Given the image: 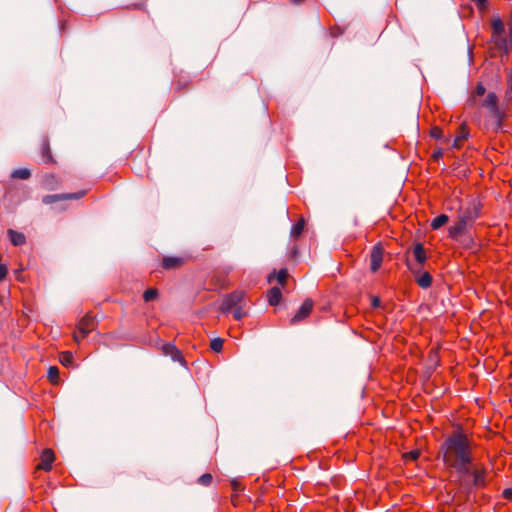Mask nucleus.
Listing matches in <instances>:
<instances>
[{"instance_id": "nucleus-1", "label": "nucleus", "mask_w": 512, "mask_h": 512, "mask_svg": "<svg viewBox=\"0 0 512 512\" xmlns=\"http://www.w3.org/2000/svg\"><path fill=\"white\" fill-rule=\"evenodd\" d=\"M444 464L458 474L470 473L471 443L461 429L455 430L441 445Z\"/></svg>"}, {"instance_id": "nucleus-2", "label": "nucleus", "mask_w": 512, "mask_h": 512, "mask_svg": "<svg viewBox=\"0 0 512 512\" xmlns=\"http://www.w3.org/2000/svg\"><path fill=\"white\" fill-rule=\"evenodd\" d=\"M247 303L246 294L243 291H234L223 298L220 309L224 313L232 312L235 320H241L247 314L245 310Z\"/></svg>"}, {"instance_id": "nucleus-3", "label": "nucleus", "mask_w": 512, "mask_h": 512, "mask_svg": "<svg viewBox=\"0 0 512 512\" xmlns=\"http://www.w3.org/2000/svg\"><path fill=\"white\" fill-rule=\"evenodd\" d=\"M481 203L477 199H471L459 206L457 210V218L469 227L479 218L481 213Z\"/></svg>"}, {"instance_id": "nucleus-4", "label": "nucleus", "mask_w": 512, "mask_h": 512, "mask_svg": "<svg viewBox=\"0 0 512 512\" xmlns=\"http://www.w3.org/2000/svg\"><path fill=\"white\" fill-rule=\"evenodd\" d=\"M95 327V318L90 314H86L79 320L76 326L77 331L73 334L74 341L78 343L80 340L84 339L90 332H92L95 329Z\"/></svg>"}, {"instance_id": "nucleus-5", "label": "nucleus", "mask_w": 512, "mask_h": 512, "mask_svg": "<svg viewBox=\"0 0 512 512\" xmlns=\"http://www.w3.org/2000/svg\"><path fill=\"white\" fill-rule=\"evenodd\" d=\"M482 105L489 110L490 117L494 121L495 127L499 128L503 118V113L498 107V98L496 94L493 92L488 93Z\"/></svg>"}, {"instance_id": "nucleus-6", "label": "nucleus", "mask_w": 512, "mask_h": 512, "mask_svg": "<svg viewBox=\"0 0 512 512\" xmlns=\"http://www.w3.org/2000/svg\"><path fill=\"white\" fill-rule=\"evenodd\" d=\"M491 42L497 50L504 54H508L512 49V39L507 38L505 33L491 34Z\"/></svg>"}, {"instance_id": "nucleus-7", "label": "nucleus", "mask_w": 512, "mask_h": 512, "mask_svg": "<svg viewBox=\"0 0 512 512\" xmlns=\"http://www.w3.org/2000/svg\"><path fill=\"white\" fill-rule=\"evenodd\" d=\"M85 195V191H80L77 193H65V194H55V195H46L43 197L42 202L44 204H52L57 201L62 200H72V199H80Z\"/></svg>"}, {"instance_id": "nucleus-8", "label": "nucleus", "mask_w": 512, "mask_h": 512, "mask_svg": "<svg viewBox=\"0 0 512 512\" xmlns=\"http://www.w3.org/2000/svg\"><path fill=\"white\" fill-rule=\"evenodd\" d=\"M55 460V454L51 449H44L40 455V462L37 464L36 469L50 471L52 463Z\"/></svg>"}, {"instance_id": "nucleus-9", "label": "nucleus", "mask_w": 512, "mask_h": 512, "mask_svg": "<svg viewBox=\"0 0 512 512\" xmlns=\"http://www.w3.org/2000/svg\"><path fill=\"white\" fill-rule=\"evenodd\" d=\"M383 254L384 250L383 248L377 244L372 248L371 254H370V266L372 272L378 271V269L381 267L382 261H383Z\"/></svg>"}, {"instance_id": "nucleus-10", "label": "nucleus", "mask_w": 512, "mask_h": 512, "mask_svg": "<svg viewBox=\"0 0 512 512\" xmlns=\"http://www.w3.org/2000/svg\"><path fill=\"white\" fill-rule=\"evenodd\" d=\"M468 228H470V227L467 224H465L464 222H461V220H459L457 218L455 223L449 227L448 236L452 240L457 241V240H459V238L462 235L465 234V232L467 231Z\"/></svg>"}, {"instance_id": "nucleus-11", "label": "nucleus", "mask_w": 512, "mask_h": 512, "mask_svg": "<svg viewBox=\"0 0 512 512\" xmlns=\"http://www.w3.org/2000/svg\"><path fill=\"white\" fill-rule=\"evenodd\" d=\"M313 301L311 299H306L303 304L300 306L296 314L291 319V324H296L299 321L306 318L312 311Z\"/></svg>"}, {"instance_id": "nucleus-12", "label": "nucleus", "mask_w": 512, "mask_h": 512, "mask_svg": "<svg viewBox=\"0 0 512 512\" xmlns=\"http://www.w3.org/2000/svg\"><path fill=\"white\" fill-rule=\"evenodd\" d=\"M162 352L166 356H170L173 361L176 362H184L183 356L180 352V350L171 343H166L162 346Z\"/></svg>"}, {"instance_id": "nucleus-13", "label": "nucleus", "mask_w": 512, "mask_h": 512, "mask_svg": "<svg viewBox=\"0 0 512 512\" xmlns=\"http://www.w3.org/2000/svg\"><path fill=\"white\" fill-rule=\"evenodd\" d=\"M469 136V130L465 123L461 124L457 135L453 141V147L454 148H460L463 144V142L468 138Z\"/></svg>"}, {"instance_id": "nucleus-14", "label": "nucleus", "mask_w": 512, "mask_h": 512, "mask_svg": "<svg viewBox=\"0 0 512 512\" xmlns=\"http://www.w3.org/2000/svg\"><path fill=\"white\" fill-rule=\"evenodd\" d=\"M414 274H419L416 277V282L421 288H428L432 284V276L428 272L419 273V270L412 269Z\"/></svg>"}, {"instance_id": "nucleus-15", "label": "nucleus", "mask_w": 512, "mask_h": 512, "mask_svg": "<svg viewBox=\"0 0 512 512\" xmlns=\"http://www.w3.org/2000/svg\"><path fill=\"white\" fill-rule=\"evenodd\" d=\"M413 255L415 257V260L417 261V263L422 266L426 259H427V254H426V251L424 249V246L421 244V243H417L414 248H413Z\"/></svg>"}, {"instance_id": "nucleus-16", "label": "nucleus", "mask_w": 512, "mask_h": 512, "mask_svg": "<svg viewBox=\"0 0 512 512\" xmlns=\"http://www.w3.org/2000/svg\"><path fill=\"white\" fill-rule=\"evenodd\" d=\"M183 259L179 257H164L162 260V267L170 270L180 267L183 264Z\"/></svg>"}, {"instance_id": "nucleus-17", "label": "nucleus", "mask_w": 512, "mask_h": 512, "mask_svg": "<svg viewBox=\"0 0 512 512\" xmlns=\"http://www.w3.org/2000/svg\"><path fill=\"white\" fill-rule=\"evenodd\" d=\"M268 302L270 305L275 306L279 304L282 294L281 290L278 287H272L267 294Z\"/></svg>"}, {"instance_id": "nucleus-18", "label": "nucleus", "mask_w": 512, "mask_h": 512, "mask_svg": "<svg viewBox=\"0 0 512 512\" xmlns=\"http://www.w3.org/2000/svg\"><path fill=\"white\" fill-rule=\"evenodd\" d=\"M41 154L42 159L45 163H51L53 162V158L50 151V145L47 138H43L42 144H41Z\"/></svg>"}, {"instance_id": "nucleus-19", "label": "nucleus", "mask_w": 512, "mask_h": 512, "mask_svg": "<svg viewBox=\"0 0 512 512\" xmlns=\"http://www.w3.org/2000/svg\"><path fill=\"white\" fill-rule=\"evenodd\" d=\"M492 34L505 33V26L503 21L499 17H494L491 20Z\"/></svg>"}, {"instance_id": "nucleus-20", "label": "nucleus", "mask_w": 512, "mask_h": 512, "mask_svg": "<svg viewBox=\"0 0 512 512\" xmlns=\"http://www.w3.org/2000/svg\"><path fill=\"white\" fill-rule=\"evenodd\" d=\"M449 221V217L446 214H440L434 218L430 224L433 230H438Z\"/></svg>"}, {"instance_id": "nucleus-21", "label": "nucleus", "mask_w": 512, "mask_h": 512, "mask_svg": "<svg viewBox=\"0 0 512 512\" xmlns=\"http://www.w3.org/2000/svg\"><path fill=\"white\" fill-rule=\"evenodd\" d=\"M8 233L13 245L20 246L25 243V236L22 233L16 232L11 229L8 231Z\"/></svg>"}, {"instance_id": "nucleus-22", "label": "nucleus", "mask_w": 512, "mask_h": 512, "mask_svg": "<svg viewBox=\"0 0 512 512\" xmlns=\"http://www.w3.org/2000/svg\"><path fill=\"white\" fill-rule=\"evenodd\" d=\"M466 475H471L473 477V483L475 485H482L484 483V472L479 470L472 471L470 469V473H466ZM460 477L465 476V474H459Z\"/></svg>"}, {"instance_id": "nucleus-23", "label": "nucleus", "mask_w": 512, "mask_h": 512, "mask_svg": "<svg viewBox=\"0 0 512 512\" xmlns=\"http://www.w3.org/2000/svg\"><path fill=\"white\" fill-rule=\"evenodd\" d=\"M305 227V221L304 219H300L298 222H296L291 229L290 235L293 238H298L302 232L304 231Z\"/></svg>"}, {"instance_id": "nucleus-24", "label": "nucleus", "mask_w": 512, "mask_h": 512, "mask_svg": "<svg viewBox=\"0 0 512 512\" xmlns=\"http://www.w3.org/2000/svg\"><path fill=\"white\" fill-rule=\"evenodd\" d=\"M48 379L52 384H57L59 380V369L56 366H50L48 369Z\"/></svg>"}, {"instance_id": "nucleus-25", "label": "nucleus", "mask_w": 512, "mask_h": 512, "mask_svg": "<svg viewBox=\"0 0 512 512\" xmlns=\"http://www.w3.org/2000/svg\"><path fill=\"white\" fill-rule=\"evenodd\" d=\"M31 173L26 168L16 169L12 172L11 176L18 179H28Z\"/></svg>"}, {"instance_id": "nucleus-26", "label": "nucleus", "mask_w": 512, "mask_h": 512, "mask_svg": "<svg viewBox=\"0 0 512 512\" xmlns=\"http://www.w3.org/2000/svg\"><path fill=\"white\" fill-rule=\"evenodd\" d=\"M223 343H224V341L222 338H219V337L214 338L210 342V348L212 351L219 353L223 349Z\"/></svg>"}, {"instance_id": "nucleus-27", "label": "nucleus", "mask_w": 512, "mask_h": 512, "mask_svg": "<svg viewBox=\"0 0 512 512\" xmlns=\"http://www.w3.org/2000/svg\"><path fill=\"white\" fill-rule=\"evenodd\" d=\"M60 362L62 365L68 367L73 364V355L71 352H63L60 355Z\"/></svg>"}, {"instance_id": "nucleus-28", "label": "nucleus", "mask_w": 512, "mask_h": 512, "mask_svg": "<svg viewBox=\"0 0 512 512\" xmlns=\"http://www.w3.org/2000/svg\"><path fill=\"white\" fill-rule=\"evenodd\" d=\"M157 296H158V291L155 288H149L143 294V298H144L145 302L153 301L157 298Z\"/></svg>"}, {"instance_id": "nucleus-29", "label": "nucleus", "mask_w": 512, "mask_h": 512, "mask_svg": "<svg viewBox=\"0 0 512 512\" xmlns=\"http://www.w3.org/2000/svg\"><path fill=\"white\" fill-rule=\"evenodd\" d=\"M288 278V272L286 269H281L277 274H276V279H277V282L279 284H281L282 286H284L286 280Z\"/></svg>"}, {"instance_id": "nucleus-30", "label": "nucleus", "mask_w": 512, "mask_h": 512, "mask_svg": "<svg viewBox=\"0 0 512 512\" xmlns=\"http://www.w3.org/2000/svg\"><path fill=\"white\" fill-rule=\"evenodd\" d=\"M212 475L209 473H205L198 478V483L203 486H209L212 483Z\"/></svg>"}, {"instance_id": "nucleus-31", "label": "nucleus", "mask_w": 512, "mask_h": 512, "mask_svg": "<svg viewBox=\"0 0 512 512\" xmlns=\"http://www.w3.org/2000/svg\"><path fill=\"white\" fill-rule=\"evenodd\" d=\"M430 136H431L432 138H435V139H440V138H442V137H443V132H442L441 128H439V127H433V128H431V130H430Z\"/></svg>"}, {"instance_id": "nucleus-32", "label": "nucleus", "mask_w": 512, "mask_h": 512, "mask_svg": "<svg viewBox=\"0 0 512 512\" xmlns=\"http://www.w3.org/2000/svg\"><path fill=\"white\" fill-rule=\"evenodd\" d=\"M419 455H420L419 450H413V451H410V452L406 453L404 455V458L406 460L414 461V460H416L419 457Z\"/></svg>"}, {"instance_id": "nucleus-33", "label": "nucleus", "mask_w": 512, "mask_h": 512, "mask_svg": "<svg viewBox=\"0 0 512 512\" xmlns=\"http://www.w3.org/2000/svg\"><path fill=\"white\" fill-rule=\"evenodd\" d=\"M485 91H486V89H485L484 85H483V84H481V83H479V84L476 86V89H475V91H474V98H475L476 96H483V95H484V93H485Z\"/></svg>"}, {"instance_id": "nucleus-34", "label": "nucleus", "mask_w": 512, "mask_h": 512, "mask_svg": "<svg viewBox=\"0 0 512 512\" xmlns=\"http://www.w3.org/2000/svg\"><path fill=\"white\" fill-rule=\"evenodd\" d=\"M444 155V152H443V149L441 148H437L434 150L433 154H432V158L437 161L439 160L440 158H442Z\"/></svg>"}, {"instance_id": "nucleus-35", "label": "nucleus", "mask_w": 512, "mask_h": 512, "mask_svg": "<svg viewBox=\"0 0 512 512\" xmlns=\"http://www.w3.org/2000/svg\"><path fill=\"white\" fill-rule=\"evenodd\" d=\"M7 272H8L7 267L3 264H0V281L5 279Z\"/></svg>"}, {"instance_id": "nucleus-36", "label": "nucleus", "mask_w": 512, "mask_h": 512, "mask_svg": "<svg viewBox=\"0 0 512 512\" xmlns=\"http://www.w3.org/2000/svg\"><path fill=\"white\" fill-rule=\"evenodd\" d=\"M371 305H372L373 308L380 307V299L378 297H376V296H373L371 298Z\"/></svg>"}, {"instance_id": "nucleus-37", "label": "nucleus", "mask_w": 512, "mask_h": 512, "mask_svg": "<svg viewBox=\"0 0 512 512\" xmlns=\"http://www.w3.org/2000/svg\"><path fill=\"white\" fill-rule=\"evenodd\" d=\"M503 496L506 499H512V488H507L503 491Z\"/></svg>"}, {"instance_id": "nucleus-38", "label": "nucleus", "mask_w": 512, "mask_h": 512, "mask_svg": "<svg viewBox=\"0 0 512 512\" xmlns=\"http://www.w3.org/2000/svg\"><path fill=\"white\" fill-rule=\"evenodd\" d=\"M479 8H484L487 0H475Z\"/></svg>"}, {"instance_id": "nucleus-39", "label": "nucleus", "mask_w": 512, "mask_h": 512, "mask_svg": "<svg viewBox=\"0 0 512 512\" xmlns=\"http://www.w3.org/2000/svg\"><path fill=\"white\" fill-rule=\"evenodd\" d=\"M296 255H297V248L293 247L292 248V256L295 257Z\"/></svg>"}, {"instance_id": "nucleus-40", "label": "nucleus", "mask_w": 512, "mask_h": 512, "mask_svg": "<svg viewBox=\"0 0 512 512\" xmlns=\"http://www.w3.org/2000/svg\"><path fill=\"white\" fill-rule=\"evenodd\" d=\"M232 485H233L235 490L239 489V486H238V484L235 481L232 482Z\"/></svg>"}, {"instance_id": "nucleus-41", "label": "nucleus", "mask_w": 512, "mask_h": 512, "mask_svg": "<svg viewBox=\"0 0 512 512\" xmlns=\"http://www.w3.org/2000/svg\"><path fill=\"white\" fill-rule=\"evenodd\" d=\"M304 0H291V2L295 3V4H299L301 2H303Z\"/></svg>"}]
</instances>
